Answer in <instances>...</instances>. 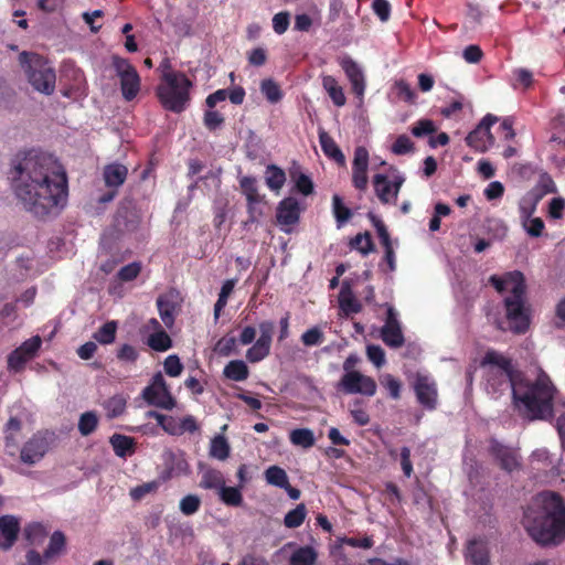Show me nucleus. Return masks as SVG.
Masks as SVG:
<instances>
[{
	"instance_id": "473e14b6",
	"label": "nucleus",
	"mask_w": 565,
	"mask_h": 565,
	"mask_svg": "<svg viewBox=\"0 0 565 565\" xmlns=\"http://www.w3.org/2000/svg\"><path fill=\"white\" fill-rule=\"evenodd\" d=\"M148 417L154 418L157 420L158 425L168 434L173 435V436H181L179 419H177L172 416L160 414L156 411L148 412Z\"/></svg>"
},
{
	"instance_id": "c9c22d12",
	"label": "nucleus",
	"mask_w": 565,
	"mask_h": 565,
	"mask_svg": "<svg viewBox=\"0 0 565 565\" xmlns=\"http://www.w3.org/2000/svg\"><path fill=\"white\" fill-rule=\"evenodd\" d=\"M349 246L351 249L359 250L362 255H367L375 248L372 236L369 232L356 234L350 239Z\"/></svg>"
},
{
	"instance_id": "de8ad7c7",
	"label": "nucleus",
	"mask_w": 565,
	"mask_h": 565,
	"mask_svg": "<svg viewBox=\"0 0 565 565\" xmlns=\"http://www.w3.org/2000/svg\"><path fill=\"white\" fill-rule=\"evenodd\" d=\"M168 477H163L160 480H152L150 482H146L143 484L137 486L130 490V497L135 501H139L143 499L147 494L153 493L158 490L161 482L164 481Z\"/></svg>"
},
{
	"instance_id": "ea45409f",
	"label": "nucleus",
	"mask_w": 565,
	"mask_h": 565,
	"mask_svg": "<svg viewBox=\"0 0 565 565\" xmlns=\"http://www.w3.org/2000/svg\"><path fill=\"white\" fill-rule=\"evenodd\" d=\"M210 456L214 459H227L230 456V444L224 436L217 435L212 438L210 444Z\"/></svg>"
},
{
	"instance_id": "6e6552de",
	"label": "nucleus",
	"mask_w": 565,
	"mask_h": 565,
	"mask_svg": "<svg viewBox=\"0 0 565 565\" xmlns=\"http://www.w3.org/2000/svg\"><path fill=\"white\" fill-rule=\"evenodd\" d=\"M142 397L149 405L162 409L170 411L175 406V399L160 372L156 373L152 376L150 385L143 388Z\"/></svg>"
},
{
	"instance_id": "69168bd1",
	"label": "nucleus",
	"mask_w": 565,
	"mask_h": 565,
	"mask_svg": "<svg viewBox=\"0 0 565 565\" xmlns=\"http://www.w3.org/2000/svg\"><path fill=\"white\" fill-rule=\"evenodd\" d=\"M544 222L541 217L529 218L524 222L526 233L532 237H540L544 231Z\"/></svg>"
},
{
	"instance_id": "e433bc0d",
	"label": "nucleus",
	"mask_w": 565,
	"mask_h": 565,
	"mask_svg": "<svg viewBox=\"0 0 565 565\" xmlns=\"http://www.w3.org/2000/svg\"><path fill=\"white\" fill-rule=\"evenodd\" d=\"M260 92L270 104H277L284 97V93L280 86L271 78H266L262 81Z\"/></svg>"
},
{
	"instance_id": "4468645a",
	"label": "nucleus",
	"mask_w": 565,
	"mask_h": 565,
	"mask_svg": "<svg viewBox=\"0 0 565 565\" xmlns=\"http://www.w3.org/2000/svg\"><path fill=\"white\" fill-rule=\"evenodd\" d=\"M489 282L500 294L509 291L508 297H522L526 294L525 278L519 270L509 271L502 276L492 275Z\"/></svg>"
},
{
	"instance_id": "774afa93",
	"label": "nucleus",
	"mask_w": 565,
	"mask_h": 565,
	"mask_svg": "<svg viewBox=\"0 0 565 565\" xmlns=\"http://www.w3.org/2000/svg\"><path fill=\"white\" fill-rule=\"evenodd\" d=\"M558 406H562L563 411L556 408V413H558L556 417V429L562 441V447L565 450V402L557 403V407Z\"/></svg>"
},
{
	"instance_id": "f257e3e1",
	"label": "nucleus",
	"mask_w": 565,
	"mask_h": 565,
	"mask_svg": "<svg viewBox=\"0 0 565 565\" xmlns=\"http://www.w3.org/2000/svg\"><path fill=\"white\" fill-rule=\"evenodd\" d=\"M9 179L24 210L39 218L57 213L67 201V175L51 154L19 151L10 162Z\"/></svg>"
},
{
	"instance_id": "1a4fd4ad",
	"label": "nucleus",
	"mask_w": 565,
	"mask_h": 565,
	"mask_svg": "<svg viewBox=\"0 0 565 565\" xmlns=\"http://www.w3.org/2000/svg\"><path fill=\"white\" fill-rule=\"evenodd\" d=\"M42 345L40 335H34L21 343L14 349L7 359V369L11 373H21L24 371L28 362L33 360Z\"/></svg>"
},
{
	"instance_id": "f8f14e48",
	"label": "nucleus",
	"mask_w": 565,
	"mask_h": 565,
	"mask_svg": "<svg viewBox=\"0 0 565 565\" xmlns=\"http://www.w3.org/2000/svg\"><path fill=\"white\" fill-rule=\"evenodd\" d=\"M498 121L494 115H486L479 125L466 137L467 145L478 152H486L493 145L494 137L490 132V128Z\"/></svg>"
},
{
	"instance_id": "a18cd8bd",
	"label": "nucleus",
	"mask_w": 565,
	"mask_h": 565,
	"mask_svg": "<svg viewBox=\"0 0 565 565\" xmlns=\"http://www.w3.org/2000/svg\"><path fill=\"white\" fill-rule=\"evenodd\" d=\"M242 192L245 194L247 203H258L260 201L257 182L253 177H243L239 180Z\"/></svg>"
},
{
	"instance_id": "603ef678",
	"label": "nucleus",
	"mask_w": 565,
	"mask_h": 565,
	"mask_svg": "<svg viewBox=\"0 0 565 565\" xmlns=\"http://www.w3.org/2000/svg\"><path fill=\"white\" fill-rule=\"evenodd\" d=\"M24 534H25V539L31 543V544H40L46 536V531L44 529V526L40 523H32V524H29L25 529H24Z\"/></svg>"
},
{
	"instance_id": "bf43d9fd",
	"label": "nucleus",
	"mask_w": 565,
	"mask_h": 565,
	"mask_svg": "<svg viewBox=\"0 0 565 565\" xmlns=\"http://www.w3.org/2000/svg\"><path fill=\"white\" fill-rule=\"evenodd\" d=\"M436 129L437 128L433 120L419 119L412 127V134L417 138H422L424 136L434 134L436 131Z\"/></svg>"
},
{
	"instance_id": "4d7b16f0",
	"label": "nucleus",
	"mask_w": 565,
	"mask_h": 565,
	"mask_svg": "<svg viewBox=\"0 0 565 565\" xmlns=\"http://www.w3.org/2000/svg\"><path fill=\"white\" fill-rule=\"evenodd\" d=\"M201 505V500L195 494H188L180 501V511L184 515H192L194 514Z\"/></svg>"
},
{
	"instance_id": "8fccbe9b",
	"label": "nucleus",
	"mask_w": 565,
	"mask_h": 565,
	"mask_svg": "<svg viewBox=\"0 0 565 565\" xmlns=\"http://www.w3.org/2000/svg\"><path fill=\"white\" fill-rule=\"evenodd\" d=\"M306 518L305 504H298L295 509L289 511L284 519V523L289 529L298 527L302 524Z\"/></svg>"
},
{
	"instance_id": "2f4dec72",
	"label": "nucleus",
	"mask_w": 565,
	"mask_h": 565,
	"mask_svg": "<svg viewBox=\"0 0 565 565\" xmlns=\"http://www.w3.org/2000/svg\"><path fill=\"white\" fill-rule=\"evenodd\" d=\"M223 374L232 381L243 382L248 377L249 370L244 361L233 360L225 365Z\"/></svg>"
},
{
	"instance_id": "6ab92c4d",
	"label": "nucleus",
	"mask_w": 565,
	"mask_h": 565,
	"mask_svg": "<svg viewBox=\"0 0 565 565\" xmlns=\"http://www.w3.org/2000/svg\"><path fill=\"white\" fill-rule=\"evenodd\" d=\"M465 558L470 565H490L488 543L481 539L469 541L466 547Z\"/></svg>"
},
{
	"instance_id": "f704fd0d",
	"label": "nucleus",
	"mask_w": 565,
	"mask_h": 565,
	"mask_svg": "<svg viewBox=\"0 0 565 565\" xmlns=\"http://www.w3.org/2000/svg\"><path fill=\"white\" fill-rule=\"evenodd\" d=\"M147 344L154 351L164 352L172 347V340L163 329H160L149 335Z\"/></svg>"
},
{
	"instance_id": "dca6fc26",
	"label": "nucleus",
	"mask_w": 565,
	"mask_h": 565,
	"mask_svg": "<svg viewBox=\"0 0 565 565\" xmlns=\"http://www.w3.org/2000/svg\"><path fill=\"white\" fill-rule=\"evenodd\" d=\"M369 151L364 147H358L352 162V183L359 191L367 189Z\"/></svg>"
},
{
	"instance_id": "a211bd4d",
	"label": "nucleus",
	"mask_w": 565,
	"mask_h": 565,
	"mask_svg": "<svg viewBox=\"0 0 565 565\" xmlns=\"http://www.w3.org/2000/svg\"><path fill=\"white\" fill-rule=\"evenodd\" d=\"M340 66L344 71L351 86L353 94L362 99L365 92V78L361 67L355 61L347 56L340 61Z\"/></svg>"
},
{
	"instance_id": "412c9836",
	"label": "nucleus",
	"mask_w": 565,
	"mask_h": 565,
	"mask_svg": "<svg viewBox=\"0 0 565 565\" xmlns=\"http://www.w3.org/2000/svg\"><path fill=\"white\" fill-rule=\"evenodd\" d=\"M20 532L19 519L14 515H3L0 518V546L9 550L18 539Z\"/></svg>"
},
{
	"instance_id": "72a5a7b5",
	"label": "nucleus",
	"mask_w": 565,
	"mask_h": 565,
	"mask_svg": "<svg viewBox=\"0 0 565 565\" xmlns=\"http://www.w3.org/2000/svg\"><path fill=\"white\" fill-rule=\"evenodd\" d=\"M332 212L338 228L342 227L352 217V211L344 205L342 198L338 194L332 196Z\"/></svg>"
},
{
	"instance_id": "864d4df0",
	"label": "nucleus",
	"mask_w": 565,
	"mask_h": 565,
	"mask_svg": "<svg viewBox=\"0 0 565 565\" xmlns=\"http://www.w3.org/2000/svg\"><path fill=\"white\" fill-rule=\"evenodd\" d=\"M369 218L371 220L373 226L376 230V233H377V236L380 238L382 246L383 247L391 246L392 245L391 236H390L387 227L385 226L383 221L372 213H369Z\"/></svg>"
},
{
	"instance_id": "ddd939ff",
	"label": "nucleus",
	"mask_w": 565,
	"mask_h": 565,
	"mask_svg": "<svg viewBox=\"0 0 565 565\" xmlns=\"http://www.w3.org/2000/svg\"><path fill=\"white\" fill-rule=\"evenodd\" d=\"M258 329L259 338L246 352V359L250 363H257L270 353L275 324L270 320H265L258 324Z\"/></svg>"
},
{
	"instance_id": "9b49d317",
	"label": "nucleus",
	"mask_w": 565,
	"mask_h": 565,
	"mask_svg": "<svg viewBox=\"0 0 565 565\" xmlns=\"http://www.w3.org/2000/svg\"><path fill=\"white\" fill-rule=\"evenodd\" d=\"M337 388L344 394L373 396L376 393V383L372 377L366 376L359 371L348 372L342 375Z\"/></svg>"
},
{
	"instance_id": "13d9d810",
	"label": "nucleus",
	"mask_w": 565,
	"mask_h": 565,
	"mask_svg": "<svg viewBox=\"0 0 565 565\" xmlns=\"http://www.w3.org/2000/svg\"><path fill=\"white\" fill-rule=\"evenodd\" d=\"M163 369L167 375L177 377L182 373L183 364L181 363L178 355L171 354L166 358L163 362Z\"/></svg>"
},
{
	"instance_id": "5701e85b",
	"label": "nucleus",
	"mask_w": 565,
	"mask_h": 565,
	"mask_svg": "<svg viewBox=\"0 0 565 565\" xmlns=\"http://www.w3.org/2000/svg\"><path fill=\"white\" fill-rule=\"evenodd\" d=\"M50 448L49 439L38 433L24 445L20 459H32V457H43Z\"/></svg>"
},
{
	"instance_id": "2eb2a0df",
	"label": "nucleus",
	"mask_w": 565,
	"mask_h": 565,
	"mask_svg": "<svg viewBox=\"0 0 565 565\" xmlns=\"http://www.w3.org/2000/svg\"><path fill=\"white\" fill-rule=\"evenodd\" d=\"M180 305V292L174 288H170L157 298L158 311L167 328H171L173 326Z\"/></svg>"
},
{
	"instance_id": "37998d69",
	"label": "nucleus",
	"mask_w": 565,
	"mask_h": 565,
	"mask_svg": "<svg viewBox=\"0 0 565 565\" xmlns=\"http://www.w3.org/2000/svg\"><path fill=\"white\" fill-rule=\"evenodd\" d=\"M98 426V416L95 412H85L78 419V431L82 436H89Z\"/></svg>"
},
{
	"instance_id": "f03ea898",
	"label": "nucleus",
	"mask_w": 565,
	"mask_h": 565,
	"mask_svg": "<svg viewBox=\"0 0 565 565\" xmlns=\"http://www.w3.org/2000/svg\"><path fill=\"white\" fill-rule=\"evenodd\" d=\"M480 366L486 370L487 390L501 394L511 388L515 407L530 420H550L554 416L556 387L551 377L540 370L533 382L526 381L510 358L488 350Z\"/></svg>"
},
{
	"instance_id": "09e8293b",
	"label": "nucleus",
	"mask_w": 565,
	"mask_h": 565,
	"mask_svg": "<svg viewBox=\"0 0 565 565\" xmlns=\"http://www.w3.org/2000/svg\"><path fill=\"white\" fill-rule=\"evenodd\" d=\"M290 441L296 446L308 448L315 444V436L310 429L298 428L290 433Z\"/></svg>"
},
{
	"instance_id": "e2e57ef3",
	"label": "nucleus",
	"mask_w": 565,
	"mask_h": 565,
	"mask_svg": "<svg viewBox=\"0 0 565 565\" xmlns=\"http://www.w3.org/2000/svg\"><path fill=\"white\" fill-rule=\"evenodd\" d=\"M366 355L367 359L377 367H381L385 363V352L380 345H367Z\"/></svg>"
},
{
	"instance_id": "49530a36",
	"label": "nucleus",
	"mask_w": 565,
	"mask_h": 565,
	"mask_svg": "<svg viewBox=\"0 0 565 565\" xmlns=\"http://www.w3.org/2000/svg\"><path fill=\"white\" fill-rule=\"evenodd\" d=\"M65 546V535L61 531H55L51 539L49 546L44 551V558L50 559L58 555Z\"/></svg>"
},
{
	"instance_id": "393cba45",
	"label": "nucleus",
	"mask_w": 565,
	"mask_h": 565,
	"mask_svg": "<svg viewBox=\"0 0 565 565\" xmlns=\"http://www.w3.org/2000/svg\"><path fill=\"white\" fill-rule=\"evenodd\" d=\"M319 141L323 153L339 164H344L345 157L333 138L326 131L319 132Z\"/></svg>"
},
{
	"instance_id": "aec40b11",
	"label": "nucleus",
	"mask_w": 565,
	"mask_h": 565,
	"mask_svg": "<svg viewBox=\"0 0 565 565\" xmlns=\"http://www.w3.org/2000/svg\"><path fill=\"white\" fill-rule=\"evenodd\" d=\"M300 207L294 198H286L277 206L276 218L281 226H291L299 222Z\"/></svg>"
},
{
	"instance_id": "f3484780",
	"label": "nucleus",
	"mask_w": 565,
	"mask_h": 565,
	"mask_svg": "<svg viewBox=\"0 0 565 565\" xmlns=\"http://www.w3.org/2000/svg\"><path fill=\"white\" fill-rule=\"evenodd\" d=\"M418 403L426 409L433 411L437 406L436 383L428 376L418 375L414 385Z\"/></svg>"
},
{
	"instance_id": "9d476101",
	"label": "nucleus",
	"mask_w": 565,
	"mask_h": 565,
	"mask_svg": "<svg viewBox=\"0 0 565 565\" xmlns=\"http://www.w3.org/2000/svg\"><path fill=\"white\" fill-rule=\"evenodd\" d=\"M404 182L405 177L399 173L394 175L393 180H390L385 174L377 173L372 180L375 195L384 205L396 204L398 193Z\"/></svg>"
},
{
	"instance_id": "052dcab7",
	"label": "nucleus",
	"mask_w": 565,
	"mask_h": 565,
	"mask_svg": "<svg viewBox=\"0 0 565 565\" xmlns=\"http://www.w3.org/2000/svg\"><path fill=\"white\" fill-rule=\"evenodd\" d=\"M323 340H324L323 332L318 327L308 329L301 335V341L307 347H313V345L321 344L323 342Z\"/></svg>"
},
{
	"instance_id": "a878e982",
	"label": "nucleus",
	"mask_w": 565,
	"mask_h": 565,
	"mask_svg": "<svg viewBox=\"0 0 565 565\" xmlns=\"http://www.w3.org/2000/svg\"><path fill=\"white\" fill-rule=\"evenodd\" d=\"M322 87L328 93L329 97L335 106L342 107L345 105L347 98L343 88L339 85L335 77L331 75L322 76Z\"/></svg>"
},
{
	"instance_id": "338daca9",
	"label": "nucleus",
	"mask_w": 565,
	"mask_h": 565,
	"mask_svg": "<svg viewBox=\"0 0 565 565\" xmlns=\"http://www.w3.org/2000/svg\"><path fill=\"white\" fill-rule=\"evenodd\" d=\"M372 9L381 21L385 22L390 19L391 4L387 0H373Z\"/></svg>"
},
{
	"instance_id": "c85d7f7f",
	"label": "nucleus",
	"mask_w": 565,
	"mask_h": 565,
	"mask_svg": "<svg viewBox=\"0 0 565 565\" xmlns=\"http://www.w3.org/2000/svg\"><path fill=\"white\" fill-rule=\"evenodd\" d=\"M200 470L202 472V478L200 481V487L204 489H213L218 491V489L225 483V480L221 472L206 468L205 465L200 463Z\"/></svg>"
},
{
	"instance_id": "58836bf2",
	"label": "nucleus",
	"mask_w": 565,
	"mask_h": 565,
	"mask_svg": "<svg viewBox=\"0 0 565 565\" xmlns=\"http://www.w3.org/2000/svg\"><path fill=\"white\" fill-rule=\"evenodd\" d=\"M286 181V174L282 169L275 164L267 167L266 184L270 190H280Z\"/></svg>"
},
{
	"instance_id": "0e129e2a",
	"label": "nucleus",
	"mask_w": 565,
	"mask_h": 565,
	"mask_svg": "<svg viewBox=\"0 0 565 565\" xmlns=\"http://www.w3.org/2000/svg\"><path fill=\"white\" fill-rule=\"evenodd\" d=\"M291 177L296 180V189L298 192L303 195H310L313 192V183L308 175L299 173V175L296 177L295 173L291 172Z\"/></svg>"
},
{
	"instance_id": "7c9ffc66",
	"label": "nucleus",
	"mask_w": 565,
	"mask_h": 565,
	"mask_svg": "<svg viewBox=\"0 0 565 565\" xmlns=\"http://www.w3.org/2000/svg\"><path fill=\"white\" fill-rule=\"evenodd\" d=\"M381 338L386 345L395 349L403 347L405 343L401 326H383Z\"/></svg>"
},
{
	"instance_id": "39448f33",
	"label": "nucleus",
	"mask_w": 565,
	"mask_h": 565,
	"mask_svg": "<svg viewBox=\"0 0 565 565\" xmlns=\"http://www.w3.org/2000/svg\"><path fill=\"white\" fill-rule=\"evenodd\" d=\"M19 62L25 72L31 86L44 94L52 95L55 90L56 73L49 61L36 53L22 52Z\"/></svg>"
},
{
	"instance_id": "5fc2aeb1",
	"label": "nucleus",
	"mask_w": 565,
	"mask_h": 565,
	"mask_svg": "<svg viewBox=\"0 0 565 565\" xmlns=\"http://www.w3.org/2000/svg\"><path fill=\"white\" fill-rule=\"evenodd\" d=\"M414 151V142L407 135H399L392 145V152L397 156Z\"/></svg>"
},
{
	"instance_id": "4c0bfd02",
	"label": "nucleus",
	"mask_w": 565,
	"mask_h": 565,
	"mask_svg": "<svg viewBox=\"0 0 565 565\" xmlns=\"http://www.w3.org/2000/svg\"><path fill=\"white\" fill-rule=\"evenodd\" d=\"M117 322L111 320L104 323L93 335L100 344H111L116 339Z\"/></svg>"
},
{
	"instance_id": "6e6d98bb",
	"label": "nucleus",
	"mask_w": 565,
	"mask_h": 565,
	"mask_svg": "<svg viewBox=\"0 0 565 565\" xmlns=\"http://www.w3.org/2000/svg\"><path fill=\"white\" fill-rule=\"evenodd\" d=\"M225 121V118L222 114L216 110H206L203 116V124L205 128L210 131H215L220 128Z\"/></svg>"
},
{
	"instance_id": "0eeeda50",
	"label": "nucleus",
	"mask_w": 565,
	"mask_h": 565,
	"mask_svg": "<svg viewBox=\"0 0 565 565\" xmlns=\"http://www.w3.org/2000/svg\"><path fill=\"white\" fill-rule=\"evenodd\" d=\"M503 303L510 330L515 334L525 333L531 322L530 308L526 306L525 296L505 297Z\"/></svg>"
},
{
	"instance_id": "4be33fe9",
	"label": "nucleus",
	"mask_w": 565,
	"mask_h": 565,
	"mask_svg": "<svg viewBox=\"0 0 565 565\" xmlns=\"http://www.w3.org/2000/svg\"><path fill=\"white\" fill-rule=\"evenodd\" d=\"M339 309L343 317H350L362 311L361 302L355 298L353 290L348 281H343L339 296Z\"/></svg>"
},
{
	"instance_id": "680f3d73",
	"label": "nucleus",
	"mask_w": 565,
	"mask_h": 565,
	"mask_svg": "<svg viewBox=\"0 0 565 565\" xmlns=\"http://www.w3.org/2000/svg\"><path fill=\"white\" fill-rule=\"evenodd\" d=\"M290 24V13L288 11H281L273 18V29L277 34H284Z\"/></svg>"
},
{
	"instance_id": "cd10ccee",
	"label": "nucleus",
	"mask_w": 565,
	"mask_h": 565,
	"mask_svg": "<svg viewBox=\"0 0 565 565\" xmlns=\"http://www.w3.org/2000/svg\"><path fill=\"white\" fill-rule=\"evenodd\" d=\"M110 444L118 457L125 458L135 452V441L132 437L115 434L110 437Z\"/></svg>"
},
{
	"instance_id": "c756f323",
	"label": "nucleus",
	"mask_w": 565,
	"mask_h": 565,
	"mask_svg": "<svg viewBox=\"0 0 565 565\" xmlns=\"http://www.w3.org/2000/svg\"><path fill=\"white\" fill-rule=\"evenodd\" d=\"M318 553L312 546H300L290 555V565H315Z\"/></svg>"
},
{
	"instance_id": "20e7f679",
	"label": "nucleus",
	"mask_w": 565,
	"mask_h": 565,
	"mask_svg": "<svg viewBox=\"0 0 565 565\" xmlns=\"http://www.w3.org/2000/svg\"><path fill=\"white\" fill-rule=\"evenodd\" d=\"M192 87V81L183 72L169 71L161 75L156 94L166 110L180 114L189 106Z\"/></svg>"
},
{
	"instance_id": "b1692460",
	"label": "nucleus",
	"mask_w": 565,
	"mask_h": 565,
	"mask_svg": "<svg viewBox=\"0 0 565 565\" xmlns=\"http://www.w3.org/2000/svg\"><path fill=\"white\" fill-rule=\"evenodd\" d=\"M104 180L108 188H119L122 185L128 175V169L121 163H110L104 168Z\"/></svg>"
},
{
	"instance_id": "bb28decb",
	"label": "nucleus",
	"mask_w": 565,
	"mask_h": 565,
	"mask_svg": "<svg viewBox=\"0 0 565 565\" xmlns=\"http://www.w3.org/2000/svg\"><path fill=\"white\" fill-rule=\"evenodd\" d=\"M21 431L22 420L15 416H11L3 426V439L6 447H17Z\"/></svg>"
},
{
	"instance_id": "c03bdc74",
	"label": "nucleus",
	"mask_w": 565,
	"mask_h": 565,
	"mask_svg": "<svg viewBox=\"0 0 565 565\" xmlns=\"http://www.w3.org/2000/svg\"><path fill=\"white\" fill-rule=\"evenodd\" d=\"M266 481L278 488L288 487V477L284 469L278 466H271L265 471Z\"/></svg>"
},
{
	"instance_id": "79ce46f5",
	"label": "nucleus",
	"mask_w": 565,
	"mask_h": 565,
	"mask_svg": "<svg viewBox=\"0 0 565 565\" xmlns=\"http://www.w3.org/2000/svg\"><path fill=\"white\" fill-rule=\"evenodd\" d=\"M127 405V399L122 395H114L109 397L104 407L109 418H116L124 414Z\"/></svg>"
},
{
	"instance_id": "423d86ee",
	"label": "nucleus",
	"mask_w": 565,
	"mask_h": 565,
	"mask_svg": "<svg viewBox=\"0 0 565 565\" xmlns=\"http://www.w3.org/2000/svg\"><path fill=\"white\" fill-rule=\"evenodd\" d=\"M111 66L120 79V89L125 100L130 102L140 90V76L129 60L119 55L111 56Z\"/></svg>"
},
{
	"instance_id": "3c124183",
	"label": "nucleus",
	"mask_w": 565,
	"mask_h": 565,
	"mask_svg": "<svg viewBox=\"0 0 565 565\" xmlns=\"http://www.w3.org/2000/svg\"><path fill=\"white\" fill-rule=\"evenodd\" d=\"M142 264L140 262H132L119 269L117 278L121 282H129L135 280L141 273Z\"/></svg>"
},
{
	"instance_id": "a19ab883",
	"label": "nucleus",
	"mask_w": 565,
	"mask_h": 565,
	"mask_svg": "<svg viewBox=\"0 0 565 565\" xmlns=\"http://www.w3.org/2000/svg\"><path fill=\"white\" fill-rule=\"evenodd\" d=\"M217 493L220 499L227 505L239 507L243 502L241 490L236 487H226L223 483Z\"/></svg>"
},
{
	"instance_id": "7ed1b4c3",
	"label": "nucleus",
	"mask_w": 565,
	"mask_h": 565,
	"mask_svg": "<svg viewBox=\"0 0 565 565\" xmlns=\"http://www.w3.org/2000/svg\"><path fill=\"white\" fill-rule=\"evenodd\" d=\"M525 527L542 545L559 544L565 539V504L553 492L540 493L524 515Z\"/></svg>"
}]
</instances>
